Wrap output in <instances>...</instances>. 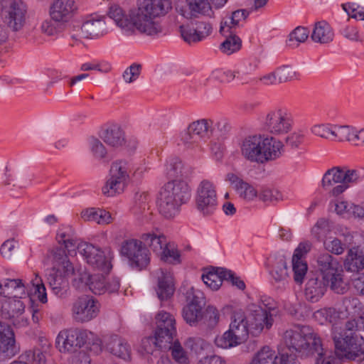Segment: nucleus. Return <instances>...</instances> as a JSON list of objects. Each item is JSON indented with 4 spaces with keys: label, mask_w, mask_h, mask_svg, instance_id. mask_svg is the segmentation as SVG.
<instances>
[{
    "label": "nucleus",
    "mask_w": 364,
    "mask_h": 364,
    "mask_svg": "<svg viewBox=\"0 0 364 364\" xmlns=\"http://www.w3.org/2000/svg\"><path fill=\"white\" fill-rule=\"evenodd\" d=\"M120 253L128 259L132 267L139 269L145 268L150 262L149 250L144 247L141 239L123 241Z\"/></svg>",
    "instance_id": "423d86ee"
},
{
    "label": "nucleus",
    "mask_w": 364,
    "mask_h": 364,
    "mask_svg": "<svg viewBox=\"0 0 364 364\" xmlns=\"http://www.w3.org/2000/svg\"><path fill=\"white\" fill-rule=\"evenodd\" d=\"M50 257L51 258L53 267L60 268L65 274H73L74 267L68 258L65 249L62 247H55L50 251Z\"/></svg>",
    "instance_id": "473e14b6"
},
{
    "label": "nucleus",
    "mask_w": 364,
    "mask_h": 364,
    "mask_svg": "<svg viewBox=\"0 0 364 364\" xmlns=\"http://www.w3.org/2000/svg\"><path fill=\"white\" fill-rule=\"evenodd\" d=\"M77 250L83 255L87 262L94 269L109 272L112 266L100 248L92 244L84 242L77 246Z\"/></svg>",
    "instance_id": "dca6fc26"
},
{
    "label": "nucleus",
    "mask_w": 364,
    "mask_h": 364,
    "mask_svg": "<svg viewBox=\"0 0 364 364\" xmlns=\"http://www.w3.org/2000/svg\"><path fill=\"white\" fill-rule=\"evenodd\" d=\"M168 344L163 339H158V336H149L142 339L141 348L145 353L152 354L156 348L166 350Z\"/></svg>",
    "instance_id": "c03bdc74"
},
{
    "label": "nucleus",
    "mask_w": 364,
    "mask_h": 364,
    "mask_svg": "<svg viewBox=\"0 0 364 364\" xmlns=\"http://www.w3.org/2000/svg\"><path fill=\"white\" fill-rule=\"evenodd\" d=\"M358 323L355 319L346 322L340 331L335 328L333 340L335 345V354L338 357L355 360L364 356V338L359 333Z\"/></svg>",
    "instance_id": "f257e3e1"
},
{
    "label": "nucleus",
    "mask_w": 364,
    "mask_h": 364,
    "mask_svg": "<svg viewBox=\"0 0 364 364\" xmlns=\"http://www.w3.org/2000/svg\"><path fill=\"white\" fill-rule=\"evenodd\" d=\"M76 10L73 0H54L50 7V16L55 23L63 26L71 19Z\"/></svg>",
    "instance_id": "aec40b11"
},
{
    "label": "nucleus",
    "mask_w": 364,
    "mask_h": 364,
    "mask_svg": "<svg viewBox=\"0 0 364 364\" xmlns=\"http://www.w3.org/2000/svg\"><path fill=\"white\" fill-rule=\"evenodd\" d=\"M187 305L203 308L205 305V298L203 293L194 287H191L186 292Z\"/></svg>",
    "instance_id": "603ef678"
},
{
    "label": "nucleus",
    "mask_w": 364,
    "mask_h": 364,
    "mask_svg": "<svg viewBox=\"0 0 364 364\" xmlns=\"http://www.w3.org/2000/svg\"><path fill=\"white\" fill-rule=\"evenodd\" d=\"M60 268L52 267L48 275V283L53 292L58 297H63L67 294L69 289V282L67 277Z\"/></svg>",
    "instance_id": "393cba45"
},
{
    "label": "nucleus",
    "mask_w": 364,
    "mask_h": 364,
    "mask_svg": "<svg viewBox=\"0 0 364 364\" xmlns=\"http://www.w3.org/2000/svg\"><path fill=\"white\" fill-rule=\"evenodd\" d=\"M316 354L318 357L315 364H341L342 358L338 357L336 354L333 355L331 352H324L322 347L321 351L316 352Z\"/></svg>",
    "instance_id": "6e6d98bb"
},
{
    "label": "nucleus",
    "mask_w": 364,
    "mask_h": 364,
    "mask_svg": "<svg viewBox=\"0 0 364 364\" xmlns=\"http://www.w3.org/2000/svg\"><path fill=\"white\" fill-rule=\"evenodd\" d=\"M141 65L137 63H133L127 68L123 73V79L127 83L134 82L140 75Z\"/></svg>",
    "instance_id": "e2e57ef3"
},
{
    "label": "nucleus",
    "mask_w": 364,
    "mask_h": 364,
    "mask_svg": "<svg viewBox=\"0 0 364 364\" xmlns=\"http://www.w3.org/2000/svg\"><path fill=\"white\" fill-rule=\"evenodd\" d=\"M215 343L219 348L227 349L240 345L242 342L235 338L232 331L228 330L222 336H217Z\"/></svg>",
    "instance_id": "09e8293b"
},
{
    "label": "nucleus",
    "mask_w": 364,
    "mask_h": 364,
    "mask_svg": "<svg viewBox=\"0 0 364 364\" xmlns=\"http://www.w3.org/2000/svg\"><path fill=\"white\" fill-rule=\"evenodd\" d=\"M145 11H147L154 18L164 16L171 9L170 0H138Z\"/></svg>",
    "instance_id": "72a5a7b5"
},
{
    "label": "nucleus",
    "mask_w": 364,
    "mask_h": 364,
    "mask_svg": "<svg viewBox=\"0 0 364 364\" xmlns=\"http://www.w3.org/2000/svg\"><path fill=\"white\" fill-rule=\"evenodd\" d=\"M325 249L328 252L339 255L345 250V245L338 238H329L323 242Z\"/></svg>",
    "instance_id": "bf43d9fd"
},
{
    "label": "nucleus",
    "mask_w": 364,
    "mask_h": 364,
    "mask_svg": "<svg viewBox=\"0 0 364 364\" xmlns=\"http://www.w3.org/2000/svg\"><path fill=\"white\" fill-rule=\"evenodd\" d=\"M333 128L338 129V141H352L357 132L352 127L348 125H334Z\"/></svg>",
    "instance_id": "5fc2aeb1"
},
{
    "label": "nucleus",
    "mask_w": 364,
    "mask_h": 364,
    "mask_svg": "<svg viewBox=\"0 0 364 364\" xmlns=\"http://www.w3.org/2000/svg\"><path fill=\"white\" fill-rule=\"evenodd\" d=\"M82 218L86 221H92L98 224H108L111 222V215L105 210L87 209L82 212Z\"/></svg>",
    "instance_id": "ea45409f"
},
{
    "label": "nucleus",
    "mask_w": 364,
    "mask_h": 364,
    "mask_svg": "<svg viewBox=\"0 0 364 364\" xmlns=\"http://www.w3.org/2000/svg\"><path fill=\"white\" fill-rule=\"evenodd\" d=\"M226 180L230 183L242 198L251 200L257 196V192L255 188L237 175L229 173L226 176Z\"/></svg>",
    "instance_id": "c756f323"
},
{
    "label": "nucleus",
    "mask_w": 364,
    "mask_h": 364,
    "mask_svg": "<svg viewBox=\"0 0 364 364\" xmlns=\"http://www.w3.org/2000/svg\"><path fill=\"white\" fill-rule=\"evenodd\" d=\"M333 228L331 223L325 218H320L311 230L312 234L318 240H323Z\"/></svg>",
    "instance_id": "8fccbe9b"
},
{
    "label": "nucleus",
    "mask_w": 364,
    "mask_h": 364,
    "mask_svg": "<svg viewBox=\"0 0 364 364\" xmlns=\"http://www.w3.org/2000/svg\"><path fill=\"white\" fill-rule=\"evenodd\" d=\"M109 16L112 18L117 26L125 31L132 30L130 18L124 14L122 8L118 6H112L109 9Z\"/></svg>",
    "instance_id": "a19ab883"
},
{
    "label": "nucleus",
    "mask_w": 364,
    "mask_h": 364,
    "mask_svg": "<svg viewBox=\"0 0 364 364\" xmlns=\"http://www.w3.org/2000/svg\"><path fill=\"white\" fill-rule=\"evenodd\" d=\"M25 305L17 298L9 299L1 306V316L4 318L12 321L14 325L26 326L27 318L21 317L24 313Z\"/></svg>",
    "instance_id": "412c9836"
},
{
    "label": "nucleus",
    "mask_w": 364,
    "mask_h": 364,
    "mask_svg": "<svg viewBox=\"0 0 364 364\" xmlns=\"http://www.w3.org/2000/svg\"><path fill=\"white\" fill-rule=\"evenodd\" d=\"M16 247L14 240H8L2 244L0 252L4 257L13 259L16 255Z\"/></svg>",
    "instance_id": "338daca9"
},
{
    "label": "nucleus",
    "mask_w": 364,
    "mask_h": 364,
    "mask_svg": "<svg viewBox=\"0 0 364 364\" xmlns=\"http://www.w3.org/2000/svg\"><path fill=\"white\" fill-rule=\"evenodd\" d=\"M278 359L269 347L264 346L257 353L250 364H278Z\"/></svg>",
    "instance_id": "37998d69"
},
{
    "label": "nucleus",
    "mask_w": 364,
    "mask_h": 364,
    "mask_svg": "<svg viewBox=\"0 0 364 364\" xmlns=\"http://www.w3.org/2000/svg\"><path fill=\"white\" fill-rule=\"evenodd\" d=\"M192 173V167L189 165L184 164L178 158H173L170 160L168 173L171 176L187 178Z\"/></svg>",
    "instance_id": "4c0bfd02"
},
{
    "label": "nucleus",
    "mask_w": 364,
    "mask_h": 364,
    "mask_svg": "<svg viewBox=\"0 0 364 364\" xmlns=\"http://www.w3.org/2000/svg\"><path fill=\"white\" fill-rule=\"evenodd\" d=\"M129 16L132 29L135 27L139 32L149 36L156 35L162 31L160 24L154 21V17L139 2L138 8L132 11Z\"/></svg>",
    "instance_id": "f8f14e48"
},
{
    "label": "nucleus",
    "mask_w": 364,
    "mask_h": 364,
    "mask_svg": "<svg viewBox=\"0 0 364 364\" xmlns=\"http://www.w3.org/2000/svg\"><path fill=\"white\" fill-rule=\"evenodd\" d=\"M90 146L93 156L97 159H105L107 155V151L102 142L97 139L92 138L90 141Z\"/></svg>",
    "instance_id": "052dcab7"
},
{
    "label": "nucleus",
    "mask_w": 364,
    "mask_h": 364,
    "mask_svg": "<svg viewBox=\"0 0 364 364\" xmlns=\"http://www.w3.org/2000/svg\"><path fill=\"white\" fill-rule=\"evenodd\" d=\"M56 238L59 244L64 245L65 249H66L69 253L72 251H75V248H77V246L80 245L77 244V240L74 236V231L72 229H70L69 231L60 230L57 234Z\"/></svg>",
    "instance_id": "49530a36"
},
{
    "label": "nucleus",
    "mask_w": 364,
    "mask_h": 364,
    "mask_svg": "<svg viewBox=\"0 0 364 364\" xmlns=\"http://www.w3.org/2000/svg\"><path fill=\"white\" fill-rule=\"evenodd\" d=\"M105 23L102 19H92L85 21L82 27L81 31L86 38H92L97 36L100 30L105 27Z\"/></svg>",
    "instance_id": "79ce46f5"
},
{
    "label": "nucleus",
    "mask_w": 364,
    "mask_h": 364,
    "mask_svg": "<svg viewBox=\"0 0 364 364\" xmlns=\"http://www.w3.org/2000/svg\"><path fill=\"white\" fill-rule=\"evenodd\" d=\"M127 162L117 161L112 163L110 168V178L102 188V193L107 197H113L123 192L129 179Z\"/></svg>",
    "instance_id": "6e6552de"
},
{
    "label": "nucleus",
    "mask_w": 364,
    "mask_h": 364,
    "mask_svg": "<svg viewBox=\"0 0 364 364\" xmlns=\"http://www.w3.org/2000/svg\"><path fill=\"white\" fill-rule=\"evenodd\" d=\"M182 316L191 326H203L212 329L218 324L220 314L213 306H208L203 311V308L186 304L182 309Z\"/></svg>",
    "instance_id": "39448f33"
},
{
    "label": "nucleus",
    "mask_w": 364,
    "mask_h": 364,
    "mask_svg": "<svg viewBox=\"0 0 364 364\" xmlns=\"http://www.w3.org/2000/svg\"><path fill=\"white\" fill-rule=\"evenodd\" d=\"M2 14L7 26L18 31L26 23L27 6L21 0H2Z\"/></svg>",
    "instance_id": "0eeeda50"
},
{
    "label": "nucleus",
    "mask_w": 364,
    "mask_h": 364,
    "mask_svg": "<svg viewBox=\"0 0 364 364\" xmlns=\"http://www.w3.org/2000/svg\"><path fill=\"white\" fill-rule=\"evenodd\" d=\"M187 4L193 16H196L197 14L210 16L212 13L211 6L208 0H187Z\"/></svg>",
    "instance_id": "de8ad7c7"
},
{
    "label": "nucleus",
    "mask_w": 364,
    "mask_h": 364,
    "mask_svg": "<svg viewBox=\"0 0 364 364\" xmlns=\"http://www.w3.org/2000/svg\"><path fill=\"white\" fill-rule=\"evenodd\" d=\"M271 275L279 286H284L288 282L289 273L287 262L284 257L276 258L272 264Z\"/></svg>",
    "instance_id": "f704fd0d"
},
{
    "label": "nucleus",
    "mask_w": 364,
    "mask_h": 364,
    "mask_svg": "<svg viewBox=\"0 0 364 364\" xmlns=\"http://www.w3.org/2000/svg\"><path fill=\"white\" fill-rule=\"evenodd\" d=\"M292 269L294 274V280L296 283H301L307 272V264L302 259H296L292 257Z\"/></svg>",
    "instance_id": "4d7b16f0"
},
{
    "label": "nucleus",
    "mask_w": 364,
    "mask_h": 364,
    "mask_svg": "<svg viewBox=\"0 0 364 364\" xmlns=\"http://www.w3.org/2000/svg\"><path fill=\"white\" fill-rule=\"evenodd\" d=\"M104 141L114 147H118L124 144V134L120 127L113 126L105 131L102 136Z\"/></svg>",
    "instance_id": "58836bf2"
},
{
    "label": "nucleus",
    "mask_w": 364,
    "mask_h": 364,
    "mask_svg": "<svg viewBox=\"0 0 364 364\" xmlns=\"http://www.w3.org/2000/svg\"><path fill=\"white\" fill-rule=\"evenodd\" d=\"M140 239L144 247L151 250L157 256L163 252V250L168 245L166 237L161 232L143 233L141 235Z\"/></svg>",
    "instance_id": "cd10ccee"
},
{
    "label": "nucleus",
    "mask_w": 364,
    "mask_h": 364,
    "mask_svg": "<svg viewBox=\"0 0 364 364\" xmlns=\"http://www.w3.org/2000/svg\"><path fill=\"white\" fill-rule=\"evenodd\" d=\"M25 355L28 361H33L35 364H46V356L40 349L28 350L25 353Z\"/></svg>",
    "instance_id": "69168bd1"
},
{
    "label": "nucleus",
    "mask_w": 364,
    "mask_h": 364,
    "mask_svg": "<svg viewBox=\"0 0 364 364\" xmlns=\"http://www.w3.org/2000/svg\"><path fill=\"white\" fill-rule=\"evenodd\" d=\"M249 328L245 313L242 310L233 311L229 330L233 333L235 338L242 343L246 341L248 338Z\"/></svg>",
    "instance_id": "bb28decb"
},
{
    "label": "nucleus",
    "mask_w": 364,
    "mask_h": 364,
    "mask_svg": "<svg viewBox=\"0 0 364 364\" xmlns=\"http://www.w3.org/2000/svg\"><path fill=\"white\" fill-rule=\"evenodd\" d=\"M203 282L213 290H217L222 285L221 279L218 277V272H209L207 274L202 275Z\"/></svg>",
    "instance_id": "680f3d73"
},
{
    "label": "nucleus",
    "mask_w": 364,
    "mask_h": 364,
    "mask_svg": "<svg viewBox=\"0 0 364 364\" xmlns=\"http://www.w3.org/2000/svg\"><path fill=\"white\" fill-rule=\"evenodd\" d=\"M86 333L77 328L60 332L56 338V346L61 353H77L86 342Z\"/></svg>",
    "instance_id": "ddd939ff"
},
{
    "label": "nucleus",
    "mask_w": 364,
    "mask_h": 364,
    "mask_svg": "<svg viewBox=\"0 0 364 364\" xmlns=\"http://www.w3.org/2000/svg\"><path fill=\"white\" fill-rule=\"evenodd\" d=\"M344 267L346 271L358 272L364 269V243L351 247L346 255Z\"/></svg>",
    "instance_id": "a878e982"
},
{
    "label": "nucleus",
    "mask_w": 364,
    "mask_h": 364,
    "mask_svg": "<svg viewBox=\"0 0 364 364\" xmlns=\"http://www.w3.org/2000/svg\"><path fill=\"white\" fill-rule=\"evenodd\" d=\"M18 352L19 347L16 344L11 327L6 323L0 322V355L11 358Z\"/></svg>",
    "instance_id": "4be33fe9"
},
{
    "label": "nucleus",
    "mask_w": 364,
    "mask_h": 364,
    "mask_svg": "<svg viewBox=\"0 0 364 364\" xmlns=\"http://www.w3.org/2000/svg\"><path fill=\"white\" fill-rule=\"evenodd\" d=\"M225 36L226 39L220 45V49L224 53L230 55L241 48L242 41L232 31H230V33Z\"/></svg>",
    "instance_id": "a18cd8bd"
},
{
    "label": "nucleus",
    "mask_w": 364,
    "mask_h": 364,
    "mask_svg": "<svg viewBox=\"0 0 364 364\" xmlns=\"http://www.w3.org/2000/svg\"><path fill=\"white\" fill-rule=\"evenodd\" d=\"M27 181V173L21 168L16 170L12 174H9L6 180V185L16 186L24 185Z\"/></svg>",
    "instance_id": "13d9d810"
},
{
    "label": "nucleus",
    "mask_w": 364,
    "mask_h": 364,
    "mask_svg": "<svg viewBox=\"0 0 364 364\" xmlns=\"http://www.w3.org/2000/svg\"><path fill=\"white\" fill-rule=\"evenodd\" d=\"M292 122L291 118L287 112L277 109L267 114L265 127L269 133L274 135H282L291 130Z\"/></svg>",
    "instance_id": "f3484780"
},
{
    "label": "nucleus",
    "mask_w": 364,
    "mask_h": 364,
    "mask_svg": "<svg viewBox=\"0 0 364 364\" xmlns=\"http://www.w3.org/2000/svg\"><path fill=\"white\" fill-rule=\"evenodd\" d=\"M241 155L252 163L261 164L262 135L247 136L239 143Z\"/></svg>",
    "instance_id": "6ab92c4d"
},
{
    "label": "nucleus",
    "mask_w": 364,
    "mask_h": 364,
    "mask_svg": "<svg viewBox=\"0 0 364 364\" xmlns=\"http://www.w3.org/2000/svg\"><path fill=\"white\" fill-rule=\"evenodd\" d=\"M196 204L198 210L203 215H210L215 210L218 204L217 193L210 181L203 180L199 184L196 191Z\"/></svg>",
    "instance_id": "9b49d317"
},
{
    "label": "nucleus",
    "mask_w": 364,
    "mask_h": 364,
    "mask_svg": "<svg viewBox=\"0 0 364 364\" xmlns=\"http://www.w3.org/2000/svg\"><path fill=\"white\" fill-rule=\"evenodd\" d=\"M79 282L87 286L95 294H103L117 292L120 287L119 280L117 278L106 279L102 274H90L84 272L80 274Z\"/></svg>",
    "instance_id": "9d476101"
},
{
    "label": "nucleus",
    "mask_w": 364,
    "mask_h": 364,
    "mask_svg": "<svg viewBox=\"0 0 364 364\" xmlns=\"http://www.w3.org/2000/svg\"><path fill=\"white\" fill-rule=\"evenodd\" d=\"M160 274L161 275L158 278L156 293L161 300H166L173 294L175 289L171 277L166 274L163 271H161Z\"/></svg>",
    "instance_id": "e433bc0d"
},
{
    "label": "nucleus",
    "mask_w": 364,
    "mask_h": 364,
    "mask_svg": "<svg viewBox=\"0 0 364 364\" xmlns=\"http://www.w3.org/2000/svg\"><path fill=\"white\" fill-rule=\"evenodd\" d=\"M167 344L166 350L171 351V355L176 361L181 364L188 363V358L186 353L177 340H173L172 342L167 343Z\"/></svg>",
    "instance_id": "3c124183"
},
{
    "label": "nucleus",
    "mask_w": 364,
    "mask_h": 364,
    "mask_svg": "<svg viewBox=\"0 0 364 364\" xmlns=\"http://www.w3.org/2000/svg\"><path fill=\"white\" fill-rule=\"evenodd\" d=\"M32 289L31 291H33V294L37 295L39 301L42 303L47 302V294L46 291V287L43 283V281L38 274H36L34 279L31 281Z\"/></svg>",
    "instance_id": "864d4df0"
},
{
    "label": "nucleus",
    "mask_w": 364,
    "mask_h": 364,
    "mask_svg": "<svg viewBox=\"0 0 364 364\" xmlns=\"http://www.w3.org/2000/svg\"><path fill=\"white\" fill-rule=\"evenodd\" d=\"M71 364H90V358L84 349H79L77 353H72Z\"/></svg>",
    "instance_id": "774afa93"
},
{
    "label": "nucleus",
    "mask_w": 364,
    "mask_h": 364,
    "mask_svg": "<svg viewBox=\"0 0 364 364\" xmlns=\"http://www.w3.org/2000/svg\"><path fill=\"white\" fill-rule=\"evenodd\" d=\"M284 151V144L273 136L262 135L261 164L279 158Z\"/></svg>",
    "instance_id": "b1692460"
},
{
    "label": "nucleus",
    "mask_w": 364,
    "mask_h": 364,
    "mask_svg": "<svg viewBox=\"0 0 364 364\" xmlns=\"http://www.w3.org/2000/svg\"><path fill=\"white\" fill-rule=\"evenodd\" d=\"M191 198V188L183 180L167 182L160 190L157 198L159 213L166 218H173L180 207Z\"/></svg>",
    "instance_id": "f03ea898"
},
{
    "label": "nucleus",
    "mask_w": 364,
    "mask_h": 364,
    "mask_svg": "<svg viewBox=\"0 0 364 364\" xmlns=\"http://www.w3.org/2000/svg\"><path fill=\"white\" fill-rule=\"evenodd\" d=\"M211 124L212 121L205 119L193 122L188 126L182 140L189 145L197 144L202 138L208 136Z\"/></svg>",
    "instance_id": "5701e85b"
},
{
    "label": "nucleus",
    "mask_w": 364,
    "mask_h": 364,
    "mask_svg": "<svg viewBox=\"0 0 364 364\" xmlns=\"http://www.w3.org/2000/svg\"><path fill=\"white\" fill-rule=\"evenodd\" d=\"M284 338L288 350L301 357L313 356L321 349V338L309 326L295 325L285 331Z\"/></svg>",
    "instance_id": "7ed1b4c3"
},
{
    "label": "nucleus",
    "mask_w": 364,
    "mask_h": 364,
    "mask_svg": "<svg viewBox=\"0 0 364 364\" xmlns=\"http://www.w3.org/2000/svg\"><path fill=\"white\" fill-rule=\"evenodd\" d=\"M311 37L316 43H328L333 41V33L327 22L318 21L315 23Z\"/></svg>",
    "instance_id": "c9c22d12"
},
{
    "label": "nucleus",
    "mask_w": 364,
    "mask_h": 364,
    "mask_svg": "<svg viewBox=\"0 0 364 364\" xmlns=\"http://www.w3.org/2000/svg\"><path fill=\"white\" fill-rule=\"evenodd\" d=\"M329 284L323 279L318 277H311L308 279L305 287V296L311 302L317 301L325 293L326 286Z\"/></svg>",
    "instance_id": "7c9ffc66"
},
{
    "label": "nucleus",
    "mask_w": 364,
    "mask_h": 364,
    "mask_svg": "<svg viewBox=\"0 0 364 364\" xmlns=\"http://www.w3.org/2000/svg\"><path fill=\"white\" fill-rule=\"evenodd\" d=\"M155 335L158 339L164 340L165 343L172 342L176 333V320L173 315L166 311H160L156 316Z\"/></svg>",
    "instance_id": "a211bd4d"
},
{
    "label": "nucleus",
    "mask_w": 364,
    "mask_h": 364,
    "mask_svg": "<svg viewBox=\"0 0 364 364\" xmlns=\"http://www.w3.org/2000/svg\"><path fill=\"white\" fill-rule=\"evenodd\" d=\"M161 260L169 262H180V253L177 250L170 249L168 245L159 255Z\"/></svg>",
    "instance_id": "0e129e2a"
},
{
    "label": "nucleus",
    "mask_w": 364,
    "mask_h": 364,
    "mask_svg": "<svg viewBox=\"0 0 364 364\" xmlns=\"http://www.w3.org/2000/svg\"><path fill=\"white\" fill-rule=\"evenodd\" d=\"M26 287L21 279H6L4 284L0 283V296L4 297L20 298L25 294Z\"/></svg>",
    "instance_id": "2f4dec72"
},
{
    "label": "nucleus",
    "mask_w": 364,
    "mask_h": 364,
    "mask_svg": "<svg viewBox=\"0 0 364 364\" xmlns=\"http://www.w3.org/2000/svg\"><path fill=\"white\" fill-rule=\"evenodd\" d=\"M107 350L114 355L122 359L130 357V347L127 343L117 335L108 336L105 340Z\"/></svg>",
    "instance_id": "c85d7f7f"
},
{
    "label": "nucleus",
    "mask_w": 364,
    "mask_h": 364,
    "mask_svg": "<svg viewBox=\"0 0 364 364\" xmlns=\"http://www.w3.org/2000/svg\"><path fill=\"white\" fill-rule=\"evenodd\" d=\"M360 174L355 169H347L345 167L336 166L328 169L322 178V186L324 189H330L336 183H357Z\"/></svg>",
    "instance_id": "2eb2a0df"
},
{
    "label": "nucleus",
    "mask_w": 364,
    "mask_h": 364,
    "mask_svg": "<svg viewBox=\"0 0 364 364\" xmlns=\"http://www.w3.org/2000/svg\"><path fill=\"white\" fill-rule=\"evenodd\" d=\"M247 311L246 319L248 325L257 333H260L264 327L269 329L274 323V317L277 314V310L274 307L263 309L255 304H249Z\"/></svg>",
    "instance_id": "1a4fd4ad"
},
{
    "label": "nucleus",
    "mask_w": 364,
    "mask_h": 364,
    "mask_svg": "<svg viewBox=\"0 0 364 364\" xmlns=\"http://www.w3.org/2000/svg\"><path fill=\"white\" fill-rule=\"evenodd\" d=\"M317 268L324 281L336 294H343L348 289L343 279V269L338 259L329 253L320 254L316 259Z\"/></svg>",
    "instance_id": "20e7f679"
},
{
    "label": "nucleus",
    "mask_w": 364,
    "mask_h": 364,
    "mask_svg": "<svg viewBox=\"0 0 364 364\" xmlns=\"http://www.w3.org/2000/svg\"><path fill=\"white\" fill-rule=\"evenodd\" d=\"M98 312L97 301L88 296L79 297L73 304L72 316L78 323L90 321L97 316Z\"/></svg>",
    "instance_id": "4468645a"
}]
</instances>
